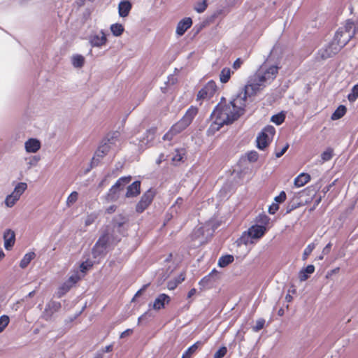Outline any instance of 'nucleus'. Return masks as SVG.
Masks as SVG:
<instances>
[{
	"label": "nucleus",
	"instance_id": "f257e3e1",
	"mask_svg": "<svg viewBox=\"0 0 358 358\" xmlns=\"http://www.w3.org/2000/svg\"><path fill=\"white\" fill-rule=\"evenodd\" d=\"M248 83L228 103L220 102L211 114L212 124L209 130L218 131L223 125L230 124L244 114L248 98L257 92Z\"/></svg>",
	"mask_w": 358,
	"mask_h": 358
},
{
	"label": "nucleus",
	"instance_id": "f03ea898",
	"mask_svg": "<svg viewBox=\"0 0 358 358\" xmlns=\"http://www.w3.org/2000/svg\"><path fill=\"white\" fill-rule=\"evenodd\" d=\"M279 66L278 64L268 66L266 63L263 65L248 81V84L253 87L257 92L263 89L267 84L271 83L276 77Z\"/></svg>",
	"mask_w": 358,
	"mask_h": 358
},
{
	"label": "nucleus",
	"instance_id": "7ed1b4c3",
	"mask_svg": "<svg viewBox=\"0 0 358 358\" xmlns=\"http://www.w3.org/2000/svg\"><path fill=\"white\" fill-rule=\"evenodd\" d=\"M197 114V108L194 107L189 108L184 116L163 136L164 141H171L173 137L185 129L192 122Z\"/></svg>",
	"mask_w": 358,
	"mask_h": 358
},
{
	"label": "nucleus",
	"instance_id": "20e7f679",
	"mask_svg": "<svg viewBox=\"0 0 358 358\" xmlns=\"http://www.w3.org/2000/svg\"><path fill=\"white\" fill-rule=\"evenodd\" d=\"M358 30V24L355 25L352 21H347L344 27L340 28L336 33L334 40L340 47L345 46Z\"/></svg>",
	"mask_w": 358,
	"mask_h": 358
},
{
	"label": "nucleus",
	"instance_id": "39448f33",
	"mask_svg": "<svg viewBox=\"0 0 358 358\" xmlns=\"http://www.w3.org/2000/svg\"><path fill=\"white\" fill-rule=\"evenodd\" d=\"M131 180V176L122 177L119 178L115 185H113L109 189L107 194V199L108 201H116L120 195V192L122 190L126 185H127Z\"/></svg>",
	"mask_w": 358,
	"mask_h": 358
},
{
	"label": "nucleus",
	"instance_id": "423d86ee",
	"mask_svg": "<svg viewBox=\"0 0 358 358\" xmlns=\"http://www.w3.org/2000/svg\"><path fill=\"white\" fill-rule=\"evenodd\" d=\"M275 128L273 126L266 127L257 138V145L260 150H264L268 146L275 134Z\"/></svg>",
	"mask_w": 358,
	"mask_h": 358
},
{
	"label": "nucleus",
	"instance_id": "0eeeda50",
	"mask_svg": "<svg viewBox=\"0 0 358 358\" xmlns=\"http://www.w3.org/2000/svg\"><path fill=\"white\" fill-rule=\"evenodd\" d=\"M110 244V238L108 234H103L97 241L92 249V255L94 258L104 255Z\"/></svg>",
	"mask_w": 358,
	"mask_h": 358
},
{
	"label": "nucleus",
	"instance_id": "6e6552de",
	"mask_svg": "<svg viewBox=\"0 0 358 358\" xmlns=\"http://www.w3.org/2000/svg\"><path fill=\"white\" fill-rule=\"evenodd\" d=\"M118 132H114L112 134H108L106 138H104L100 145L101 148H103L105 155H107L110 150H114V147H116V143L118 141Z\"/></svg>",
	"mask_w": 358,
	"mask_h": 358
},
{
	"label": "nucleus",
	"instance_id": "1a4fd4ad",
	"mask_svg": "<svg viewBox=\"0 0 358 358\" xmlns=\"http://www.w3.org/2000/svg\"><path fill=\"white\" fill-rule=\"evenodd\" d=\"M154 195L155 193L152 189H148L146 192H145L136 205V211L139 213H143L151 203L154 198Z\"/></svg>",
	"mask_w": 358,
	"mask_h": 358
},
{
	"label": "nucleus",
	"instance_id": "9d476101",
	"mask_svg": "<svg viewBox=\"0 0 358 358\" xmlns=\"http://www.w3.org/2000/svg\"><path fill=\"white\" fill-rule=\"evenodd\" d=\"M89 42L92 47L101 48L106 45L107 38L103 31L93 32L89 36Z\"/></svg>",
	"mask_w": 358,
	"mask_h": 358
},
{
	"label": "nucleus",
	"instance_id": "9b49d317",
	"mask_svg": "<svg viewBox=\"0 0 358 358\" xmlns=\"http://www.w3.org/2000/svg\"><path fill=\"white\" fill-rule=\"evenodd\" d=\"M216 91V85L214 82L210 81L207 83L197 94V99L201 100L212 97Z\"/></svg>",
	"mask_w": 358,
	"mask_h": 358
},
{
	"label": "nucleus",
	"instance_id": "f8f14e48",
	"mask_svg": "<svg viewBox=\"0 0 358 358\" xmlns=\"http://www.w3.org/2000/svg\"><path fill=\"white\" fill-rule=\"evenodd\" d=\"M341 47L338 46L336 41L334 39V42L329 45L326 48L322 49L319 52L320 57L326 59L329 57L336 55L341 49Z\"/></svg>",
	"mask_w": 358,
	"mask_h": 358
},
{
	"label": "nucleus",
	"instance_id": "ddd939ff",
	"mask_svg": "<svg viewBox=\"0 0 358 358\" xmlns=\"http://www.w3.org/2000/svg\"><path fill=\"white\" fill-rule=\"evenodd\" d=\"M4 248L6 250H10L15 243V234L12 229H7L3 234Z\"/></svg>",
	"mask_w": 358,
	"mask_h": 358
},
{
	"label": "nucleus",
	"instance_id": "4468645a",
	"mask_svg": "<svg viewBox=\"0 0 358 358\" xmlns=\"http://www.w3.org/2000/svg\"><path fill=\"white\" fill-rule=\"evenodd\" d=\"M41 147V142L37 138H31L24 143V148L28 153H36L40 150Z\"/></svg>",
	"mask_w": 358,
	"mask_h": 358
},
{
	"label": "nucleus",
	"instance_id": "2eb2a0df",
	"mask_svg": "<svg viewBox=\"0 0 358 358\" xmlns=\"http://www.w3.org/2000/svg\"><path fill=\"white\" fill-rule=\"evenodd\" d=\"M254 240H258L262 238L266 231V227L262 225L255 224L248 230Z\"/></svg>",
	"mask_w": 358,
	"mask_h": 358
},
{
	"label": "nucleus",
	"instance_id": "dca6fc26",
	"mask_svg": "<svg viewBox=\"0 0 358 358\" xmlns=\"http://www.w3.org/2000/svg\"><path fill=\"white\" fill-rule=\"evenodd\" d=\"M192 24V20L190 17H185L180 20L176 27V34L178 36H182L185 31L190 28Z\"/></svg>",
	"mask_w": 358,
	"mask_h": 358
},
{
	"label": "nucleus",
	"instance_id": "f3484780",
	"mask_svg": "<svg viewBox=\"0 0 358 358\" xmlns=\"http://www.w3.org/2000/svg\"><path fill=\"white\" fill-rule=\"evenodd\" d=\"M170 297L166 294H159L155 300L152 308L156 310H161L165 307L166 304L170 302Z\"/></svg>",
	"mask_w": 358,
	"mask_h": 358
},
{
	"label": "nucleus",
	"instance_id": "a211bd4d",
	"mask_svg": "<svg viewBox=\"0 0 358 358\" xmlns=\"http://www.w3.org/2000/svg\"><path fill=\"white\" fill-rule=\"evenodd\" d=\"M141 192V182L135 181L127 187L126 197L131 198L138 196Z\"/></svg>",
	"mask_w": 358,
	"mask_h": 358
},
{
	"label": "nucleus",
	"instance_id": "6ab92c4d",
	"mask_svg": "<svg viewBox=\"0 0 358 358\" xmlns=\"http://www.w3.org/2000/svg\"><path fill=\"white\" fill-rule=\"evenodd\" d=\"M131 8V4L128 1H122L118 6L120 16L124 17H127Z\"/></svg>",
	"mask_w": 358,
	"mask_h": 358
},
{
	"label": "nucleus",
	"instance_id": "aec40b11",
	"mask_svg": "<svg viewBox=\"0 0 358 358\" xmlns=\"http://www.w3.org/2000/svg\"><path fill=\"white\" fill-rule=\"evenodd\" d=\"M218 271L213 269L208 275L205 276L200 281V285L205 286L214 282L218 278Z\"/></svg>",
	"mask_w": 358,
	"mask_h": 358
},
{
	"label": "nucleus",
	"instance_id": "412c9836",
	"mask_svg": "<svg viewBox=\"0 0 358 358\" xmlns=\"http://www.w3.org/2000/svg\"><path fill=\"white\" fill-rule=\"evenodd\" d=\"M315 271V266L312 264L308 265L306 268L301 269L299 273V278L301 281H305L309 275Z\"/></svg>",
	"mask_w": 358,
	"mask_h": 358
},
{
	"label": "nucleus",
	"instance_id": "4be33fe9",
	"mask_svg": "<svg viewBox=\"0 0 358 358\" xmlns=\"http://www.w3.org/2000/svg\"><path fill=\"white\" fill-rule=\"evenodd\" d=\"M310 180V176L308 173H302L294 179V185L301 187L308 183Z\"/></svg>",
	"mask_w": 358,
	"mask_h": 358
},
{
	"label": "nucleus",
	"instance_id": "5701e85b",
	"mask_svg": "<svg viewBox=\"0 0 358 358\" xmlns=\"http://www.w3.org/2000/svg\"><path fill=\"white\" fill-rule=\"evenodd\" d=\"M61 308V303L57 301H50L46 305L45 313L51 316L53 313L57 312Z\"/></svg>",
	"mask_w": 358,
	"mask_h": 358
},
{
	"label": "nucleus",
	"instance_id": "b1692460",
	"mask_svg": "<svg viewBox=\"0 0 358 358\" xmlns=\"http://www.w3.org/2000/svg\"><path fill=\"white\" fill-rule=\"evenodd\" d=\"M203 228L199 227L194 231L192 234L193 240L197 241V244H194V246L201 245L205 243L206 238L203 236Z\"/></svg>",
	"mask_w": 358,
	"mask_h": 358
},
{
	"label": "nucleus",
	"instance_id": "393cba45",
	"mask_svg": "<svg viewBox=\"0 0 358 358\" xmlns=\"http://www.w3.org/2000/svg\"><path fill=\"white\" fill-rule=\"evenodd\" d=\"M201 345V342H196L194 344L188 348L187 350L182 354V358H191L192 355L198 350V348Z\"/></svg>",
	"mask_w": 358,
	"mask_h": 358
},
{
	"label": "nucleus",
	"instance_id": "a878e982",
	"mask_svg": "<svg viewBox=\"0 0 358 358\" xmlns=\"http://www.w3.org/2000/svg\"><path fill=\"white\" fill-rule=\"evenodd\" d=\"M238 241V244H244L245 245L248 244H253L255 243V240L248 231L243 232Z\"/></svg>",
	"mask_w": 358,
	"mask_h": 358
},
{
	"label": "nucleus",
	"instance_id": "bb28decb",
	"mask_svg": "<svg viewBox=\"0 0 358 358\" xmlns=\"http://www.w3.org/2000/svg\"><path fill=\"white\" fill-rule=\"evenodd\" d=\"M234 71H232L229 68H224L220 74V80L222 83H227L230 78L231 73H233Z\"/></svg>",
	"mask_w": 358,
	"mask_h": 358
},
{
	"label": "nucleus",
	"instance_id": "cd10ccee",
	"mask_svg": "<svg viewBox=\"0 0 358 358\" xmlns=\"http://www.w3.org/2000/svg\"><path fill=\"white\" fill-rule=\"evenodd\" d=\"M345 113H346V108H345V106H343V105H341L333 113V114L331 115V118L333 120H337L341 118L342 117H343L344 115L345 114Z\"/></svg>",
	"mask_w": 358,
	"mask_h": 358
},
{
	"label": "nucleus",
	"instance_id": "c85d7f7f",
	"mask_svg": "<svg viewBox=\"0 0 358 358\" xmlns=\"http://www.w3.org/2000/svg\"><path fill=\"white\" fill-rule=\"evenodd\" d=\"M234 260V256L231 255H227L222 256L218 260V266L224 268L232 263Z\"/></svg>",
	"mask_w": 358,
	"mask_h": 358
},
{
	"label": "nucleus",
	"instance_id": "c756f323",
	"mask_svg": "<svg viewBox=\"0 0 358 358\" xmlns=\"http://www.w3.org/2000/svg\"><path fill=\"white\" fill-rule=\"evenodd\" d=\"M35 257V253L34 252H29L27 253L22 258V259L20 261V266L22 268H26L28 264L30 263V262Z\"/></svg>",
	"mask_w": 358,
	"mask_h": 358
},
{
	"label": "nucleus",
	"instance_id": "7c9ffc66",
	"mask_svg": "<svg viewBox=\"0 0 358 358\" xmlns=\"http://www.w3.org/2000/svg\"><path fill=\"white\" fill-rule=\"evenodd\" d=\"M102 149L103 148H101V147L99 146L96 150L94 156L93 157L92 160V166H97L101 159L106 155L104 151H103Z\"/></svg>",
	"mask_w": 358,
	"mask_h": 358
},
{
	"label": "nucleus",
	"instance_id": "2f4dec72",
	"mask_svg": "<svg viewBox=\"0 0 358 358\" xmlns=\"http://www.w3.org/2000/svg\"><path fill=\"white\" fill-rule=\"evenodd\" d=\"M185 153L186 151L183 148L176 150L175 153L172 157V161L174 162H182L184 158V156L185 155Z\"/></svg>",
	"mask_w": 358,
	"mask_h": 358
},
{
	"label": "nucleus",
	"instance_id": "473e14b6",
	"mask_svg": "<svg viewBox=\"0 0 358 358\" xmlns=\"http://www.w3.org/2000/svg\"><path fill=\"white\" fill-rule=\"evenodd\" d=\"M20 199L17 195L14 194L12 192L10 194L8 195L5 199V204L7 207H13L15 203Z\"/></svg>",
	"mask_w": 358,
	"mask_h": 358
},
{
	"label": "nucleus",
	"instance_id": "72a5a7b5",
	"mask_svg": "<svg viewBox=\"0 0 358 358\" xmlns=\"http://www.w3.org/2000/svg\"><path fill=\"white\" fill-rule=\"evenodd\" d=\"M85 62V59L82 55H76L72 57V64L75 68H81Z\"/></svg>",
	"mask_w": 358,
	"mask_h": 358
},
{
	"label": "nucleus",
	"instance_id": "f704fd0d",
	"mask_svg": "<svg viewBox=\"0 0 358 358\" xmlns=\"http://www.w3.org/2000/svg\"><path fill=\"white\" fill-rule=\"evenodd\" d=\"M27 185L25 182H19L17 184L15 187L14 188L13 193L15 195H17L19 198H20L21 195L24 193V192L27 189Z\"/></svg>",
	"mask_w": 358,
	"mask_h": 358
},
{
	"label": "nucleus",
	"instance_id": "c9c22d12",
	"mask_svg": "<svg viewBox=\"0 0 358 358\" xmlns=\"http://www.w3.org/2000/svg\"><path fill=\"white\" fill-rule=\"evenodd\" d=\"M24 160L27 164V169H30L32 166H36L40 158L38 156H30L29 157H25Z\"/></svg>",
	"mask_w": 358,
	"mask_h": 358
},
{
	"label": "nucleus",
	"instance_id": "e433bc0d",
	"mask_svg": "<svg viewBox=\"0 0 358 358\" xmlns=\"http://www.w3.org/2000/svg\"><path fill=\"white\" fill-rule=\"evenodd\" d=\"M110 31L115 36H120L124 31V27L121 24H113L110 26Z\"/></svg>",
	"mask_w": 358,
	"mask_h": 358
},
{
	"label": "nucleus",
	"instance_id": "4c0bfd02",
	"mask_svg": "<svg viewBox=\"0 0 358 358\" xmlns=\"http://www.w3.org/2000/svg\"><path fill=\"white\" fill-rule=\"evenodd\" d=\"M78 198V193L76 191L71 192L66 199V206L71 207L73 206Z\"/></svg>",
	"mask_w": 358,
	"mask_h": 358
},
{
	"label": "nucleus",
	"instance_id": "58836bf2",
	"mask_svg": "<svg viewBox=\"0 0 358 358\" xmlns=\"http://www.w3.org/2000/svg\"><path fill=\"white\" fill-rule=\"evenodd\" d=\"M315 248V243H312L308 244L303 251L302 259L303 261L306 260L308 259V256L311 254V252H313V250Z\"/></svg>",
	"mask_w": 358,
	"mask_h": 358
},
{
	"label": "nucleus",
	"instance_id": "ea45409f",
	"mask_svg": "<svg viewBox=\"0 0 358 358\" xmlns=\"http://www.w3.org/2000/svg\"><path fill=\"white\" fill-rule=\"evenodd\" d=\"M270 221V218L265 214H259L257 217V222L259 224V225H262L266 227Z\"/></svg>",
	"mask_w": 358,
	"mask_h": 358
},
{
	"label": "nucleus",
	"instance_id": "a19ab883",
	"mask_svg": "<svg viewBox=\"0 0 358 358\" xmlns=\"http://www.w3.org/2000/svg\"><path fill=\"white\" fill-rule=\"evenodd\" d=\"M358 98V85L353 86L351 92L348 94V99L350 102H354Z\"/></svg>",
	"mask_w": 358,
	"mask_h": 358
},
{
	"label": "nucleus",
	"instance_id": "79ce46f5",
	"mask_svg": "<svg viewBox=\"0 0 358 358\" xmlns=\"http://www.w3.org/2000/svg\"><path fill=\"white\" fill-rule=\"evenodd\" d=\"M285 116L283 113H280L274 115L271 117V121L277 125L281 124L285 120Z\"/></svg>",
	"mask_w": 358,
	"mask_h": 358
},
{
	"label": "nucleus",
	"instance_id": "37998d69",
	"mask_svg": "<svg viewBox=\"0 0 358 358\" xmlns=\"http://www.w3.org/2000/svg\"><path fill=\"white\" fill-rule=\"evenodd\" d=\"M332 156H333L332 149H331V148L327 149L321 155V158H322V162L329 161L332 158Z\"/></svg>",
	"mask_w": 358,
	"mask_h": 358
},
{
	"label": "nucleus",
	"instance_id": "c03bdc74",
	"mask_svg": "<svg viewBox=\"0 0 358 358\" xmlns=\"http://www.w3.org/2000/svg\"><path fill=\"white\" fill-rule=\"evenodd\" d=\"M10 319L9 317L3 315L0 317V333L2 332L8 326Z\"/></svg>",
	"mask_w": 358,
	"mask_h": 358
},
{
	"label": "nucleus",
	"instance_id": "a18cd8bd",
	"mask_svg": "<svg viewBox=\"0 0 358 358\" xmlns=\"http://www.w3.org/2000/svg\"><path fill=\"white\" fill-rule=\"evenodd\" d=\"M93 266V262L91 260H86L83 262L80 266V269L82 273H85L87 271H88L91 267Z\"/></svg>",
	"mask_w": 358,
	"mask_h": 358
},
{
	"label": "nucleus",
	"instance_id": "49530a36",
	"mask_svg": "<svg viewBox=\"0 0 358 358\" xmlns=\"http://www.w3.org/2000/svg\"><path fill=\"white\" fill-rule=\"evenodd\" d=\"M73 285L70 284L67 280L65 281L62 286L59 287V296H62L66 292H67Z\"/></svg>",
	"mask_w": 358,
	"mask_h": 358
},
{
	"label": "nucleus",
	"instance_id": "de8ad7c7",
	"mask_svg": "<svg viewBox=\"0 0 358 358\" xmlns=\"http://www.w3.org/2000/svg\"><path fill=\"white\" fill-rule=\"evenodd\" d=\"M206 8H207L206 0H203L201 2H198L195 6L194 9L197 13H201L206 9Z\"/></svg>",
	"mask_w": 358,
	"mask_h": 358
},
{
	"label": "nucleus",
	"instance_id": "09e8293b",
	"mask_svg": "<svg viewBox=\"0 0 358 358\" xmlns=\"http://www.w3.org/2000/svg\"><path fill=\"white\" fill-rule=\"evenodd\" d=\"M227 348L222 347L214 354L213 358H222L227 354Z\"/></svg>",
	"mask_w": 358,
	"mask_h": 358
},
{
	"label": "nucleus",
	"instance_id": "8fccbe9b",
	"mask_svg": "<svg viewBox=\"0 0 358 358\" xmlns=\"http://www.w3.org/2000/svg\"><path fill=\"white\" fill-rule=\"evenodd\" d=\"M80 279L78 272H76L68 278L67 281L73 286Z\"/></svg>",
	"mask_w": 358,
	"mask_h": 358
},
{
	"label": "nucleus",
	"instance_id": "3c124183",
	"mask_svg": "<svg viewBox=\"0 0 358 358\" xmlns=\"http://www.w3.org/2000/svg\"><path fill=\"white\" fill-rule=\"evenodd\" d=\"M265 324V320L264 319H259L256 322L255 325L253 327V330L256 332L260 331L263 329Z\"/></svg>",
	"mask_w": 358,
	"mask_h": 358
},
{
	"label": "nucleus",
	"instance_id": "603ef678",
	"mask_svg": "<svg viewBox=\"0 0 358 358\" xmlns=\"http://www.w3.org/2000/svg\"><path fill=\"white\" fill-rule=\"evenodd\" d=\"M96 215L95 213H92L89 215H87V217H86L85 219V224L86 226H90L91 225L92 223L94 222V221L96 220Z\"/></svg>",
	"mask_w": 358,
	"mask_h": 358
},
{
	"label": "nucleus",
	"instance_id": "864d4df0",
	"mask_svg": "<svg viewBox=\"0 0 358 358\" xmlns=\"http://www.w3.org/2000/svg\"><path fill=\"white\" fill-rule=\"evenodd\" d=\"M248 159L250 162H256L258 159V154L255 151H252L248 154Z\"/></svg>",
	"mask_w": 358,
	"mask_h": 358
},
{
	"label": "nucleus",
	"instance_id": "5fc2aeb1",
	"mask_svg": "<svg viewBox=\"0 0 358 358\" xmlns=\"http://www.w3.org/2000/svg\"><path fill=\"white\" fill-rule=\"evenodd\" d=\"M286 199V194L284 191H282L280 194L275 197L274 200L277 203H282Z\"/></svg>",
	"mask_w": 358,
	"mask_h": 358
},
{
	"label": "nucleus",
	"instance_id": "6e6d98bb",
	"mask_svg": "<svg viewBox=\"0 0 358 358\" xmlns=\"http://www.w3.org/2000/svg\"><path fill=\"white\" fill-rule=\"evenodd\" d=\"M152 317V313L149 311L145 312L141 316H140L138 319V323L140 324L143 320H148V318Z\"/></svg>",
	"mask_w": 358,
	"mask_h": 358
},
{
	"label": "nucleus",
	"instance_id": "4d7b16f0",
	"mask_svg": "<svg viewBox=\"0 0 358 358\" xmlns=\"http://www.w3.org/2000/svg\"><path fill=\"white\" fill-rule=\"evenodd\" d=\"M288 148H289V144L287 143L286 145H284V147L280 151H277L275 152V157L277 158L282 157L285 153V152L287 150Z\"/></svg>",
	"mask_w": 358,
	"mask_h": 358
},
{
	"label": "nucleus",
	"instance_id": "13d9d810",
	"mask_svg": "<svg viewBox=\"0 0 358 358\" xmlns=\"http://www.w3.org/2000/svg\"><path fill=\"white\" fill-rule=\"evenodd\" d=\"M279 209V206L278 203H272L268 208V213L270 214H275V212Z\"/></svg>",
	"mask_w": 358,
	"mask_h": 358
},
{
	"label": "nucleus",
	"instance_id": "bf43d9fd",
	"mask_svg": "<svg viewBox=\"0 0 358 358\" xmlns=\"http://www.w3.org/2000/svg\"><path fill=\"white\" fill-rule=\"evenodd\" d=\"M177 286H178V283H177V282H176V281H175V280L169 281V282L167 283V288H168L169 290H173V289H174Z\"/></svg>",
	"mask_w": 358,
	"mask_h": 358
},
{
	"label": "nucleus",
	"instance_id": "052dcab7",
	"mask_svg": "<svg viewBox=\"0 0 358 358\" xmlns=\"http://www.w3.org/2000/svg\"><path fill=\"white\" fill-rule=\"evenodd\" d=\"M155 129H150L148 131H147L146 132V134H147V138H148V141H151L154 138V136H155Z\"/></svg>",
	"mask_w": 358,
	"mask_h": 358
},
{
	"label": "nucleus",
	"instance_id": "680f3d73",
	"mask_svg": "<svg viewBox=\"0 0 358 358\" xmlns=\"http://www.w3.org/2000/svg\"><path fill=\"white\" fill-rule=\"evenodd\" d=\"M133 331L132 329H126L124 331H123L121 335H120V338H123L124 337H127V336H130L131 334H132Z\"/></svg>",
	"mask_w": 358,
	"mask_h": 358
},
{
	"label": "nucleus",
	"instance_id": "e2e57ef3",
	"mask_svg": "<svg viewBox=\"0 0 358 358\" xmlns=\"http://www.w3.org/2000/svg\"><path fill=\"white\" fill-rule=\"evenodd\" d=\"M331 243H329L322 250V254L323 255H327L329 253L330 250H331Z\"/></svg>",
	"mask_w": 358,
	"mask_h": 358
},
{
	"label": "nucleus",
	"instance_id": "0e129e2a",
	"mask_svg": "<svg viewBox=\"0 0 358 358\" xmlns=\"http://www.w3.org/2000/svg\"><path fill=\"white\" fill-rule=\"evenodd\" d=\"M242 64V61L241 59H237L233 64V67L234 69H238L241 67V65Z\"/></svg>",
	"mask_w": 358,
	"mask_h": 358
},
{
	"label": "nucleus",
	"instance_id": "69168bd1",
	"mask_svg": "<svg viewBox=\"0 0 358 358\" xmlns=\"http://www.w3.org/2000/svg\"><path fill=\"white\" fill-rule=\"evenodd\" d=\"M174 280H175V281H176V282H177V283H178V284L181 283L182 281H184V280H185V275H184L182 273H181V274H180V275L177 278H176Z\"/></svg>",
	"mask_w": 358,
	"mask_h": 358
},
{
	"label": "nucleus",
	"instance_id": "338daca9",
	"mask_svg": "<svg viewBox=\"0 0 358 358\" xmlns=\"http://www.w3.org/2000/svg\"><path fill=\"white\" fill-rule=\"evenodd\" d=\"M115 209H116V206L113 205L106 208V212L108 213H113V212L115 211Z\"/></svg>",
	"mask_w": 358,
	"mask_h": 358
},
{
	"label": "nucleus",
	"instance_id": "774afa93",
	"mask_svg": "<svg viewBox=\"0 0 358 358\" xmlns=\"http://www.w3.org/2000/svg\"><path fill=\"white\" fill-rule=\"evenodd\" d=\"M182 198L177 199V200L176 201L175 204L171 207V208L173 209L174 208H176V205H180V204H182Z\"/></svg>",
	"mask_w": 358,
	"mask_h": 358
}]
</instances>
